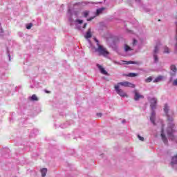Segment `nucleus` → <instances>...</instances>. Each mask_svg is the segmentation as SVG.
I'll use <instances>...</instances> for the list:
<instances>
[{
    "label": "nucleus",
    "mask_w": 177,
    "mask_h": 177,
    "mask_svg": "<svg viewBox=\"0 0 177 177\" xmlns=\"http://www.w3.org/2000/svg\"><path fill=\"white\" fill-rule=\"evenodd\" d=\"M170 121L171 122L168 123L166 132L169 140L174 142V143H177V136H175V133H176V130L175 129V124L172 122V119H171Z\"/></svg>",
    "instance_id": "nucleus-1"
},
{
    "label": "nucleus",
    "mask_w": 177,
    "mask_h": 177,
    "mask_svg": "<svg viewBox=\"0 0 177 177\" xmlns=\"http://www.w3.org/2000/svg\"><path fill=\"white\" fill-rule=\"evenodd\" d=\"M150 102V107L152 110L151 116H150V121L153 124V125H156V109H157V98L152 97L149 100Z\"/></svg>",
    "instance_id": "nucleus-2"
},
{
    "label": "nucleus",
    "mask_w": 177,
    "mask_h": 177,
    "mask_svg": "<svg viewBox=\"0 0 177 177\" xmlns=\"http://www.w3.org/2000/svg\"><path fill=\"white\" fill-rule=\"evenodd\" d=\"M95 52L97 53L98 56H103L104 57H107L110 55L107 48L103 46H99V47L95 48Z\"/></svg>",
    "instance_id": "nucleus-3"
},
{
    "label": "nucleus",
    "mask_w": 177,
    "mask_h": 177,
    "mask_svg": "<svg viewBox=\"0 0 177 177\" xmlns=\"http://www.w3.org/2000/svg\"><path fill=\"white\" fill-rule=\"evenodd\" d=\"M114 89L120 97H128V94L124 90L121 89L118 85H115Z\"/></svg>",
    "instance_id": "nucleus-4"
},
{
    "label": "nucleus",
    "mask_w": 177,
    "mask_h": 177,
    "mask_svg": "<svg viewBox=\"0 0 177 177\" xmlns=\"http://www.w3.org/2000/svg\"><path fill=\"white\" fill-rule=\"evenodd\" d=\"M170 70H171V71H170L169 74H170L171 77L169 78V81H170V82H171V81H173V80H174V77H176V73H177L176 66L175 65H171L170 66Z\"/></svg>",
    "instance_id": "nucleus-5"
},
{
    "label": "nucleus",
    "mask_w": 177,
    "mask_h": 177,
    "mask_svg": "<svg viewBox=\"0 0 177 177\" xmlns=\"http://www.w3.org/2000/svg\"><path fill=\"white\" fill-rule=\"evenodd\" d=\"M116 85L118 86H124V88H135V84L129 82H122L118 83Z\"/></svg>",
    "instance_id": "nucleus-6"
},
{
    "label": "nucleus",
    "mask_w": 177,
    "mask_h": 177,
    "mask_svg": "<svg viewBox=\"0 0 177 177\" xmlns=\"http://www.w3.org/2000/svg\"><path fill=\"white\" fill-rule=\"evenodd\" d=\"M160 136L162 138V140L165 145H168V138L164 133V125L162 126L161 134Z\"/></svg>",
    "instance_id": "nucleus-7"
},
{
    "label": "nucleus",
    "mask_w": 177,
    "mask_h": 177,
    "mask_svg": "<svg viewBox=\"0 0 177 177\" xmlns=\"http://www.w3.org/2000/svg\"><path fill=\"white\" fill-rule=\"evenodd\" d=\"M133 93H134V100L136 102H138L140 99H143V97H145L143 95H140V93H139V92H138V91L136 90H134Z\"/></svg>",
    "instance_id": "nucleus-8"
},
{
    "label": "nucleus",
    "mask_w": 177,
    "mask_h": 177,
    "mask_svg": "<svg viewBox=\"0 0 177 177\" xmlns=\"http://www.w3.org/2000/svg\"><path fill=\"white\" fill-rule=\"evenodd\" d=\"M163 110H164L166 115H167V117H168V121H169V122H171V120H172V121H174V119L169 118V116L168 115V113L169 111V106L168 105V104H165Z\"/></svg>",
    "instance_id": "nucleus-9"
},
{
    "label": "nucleus",
    "mask_w": 177,
    "mask_h": 177,
    "mask_svg": "<svg viewBox=\"0 0 177 177\" xmlns=\"http://www.w3.org/2000/svg\"><path fill=\"white\" fill-rule=\"evenodd\" d=\"M97 67L99 69L100 73H101V74H103L104 75H109V73L106 71V70L104 69V68H103L102 66H101L100 64H97Z\"/></svg>",
    "instance_id": "nucleus-10"
},
{
    "label": "nucleus",
    "mask_w": 177,
    "mask_h": 177,
    "mask_svg": "<svg viewBox=\"0 0 177 177\" xmlns=\"http://www.w3.org/2000/svg\"><path fill=\"white\" fill-rule=\"evenodd\" d=\"M104 10H106V8L104 7L97 9L95 16H99V15H102Z\"/></svg>",
    "instance_id": "nucleus-11"
},
{
    "label": "nucleus",
    "mask_w": 177,
    "mask_h": 177,
    "mask_svg": "<svg viewBox=\"0 0 177 177\" xmlns=\"http://www.w3.org/2000/svg\"><path fill=\"white\" fill-rule=\"evenodd\" d=\"M84 38H86V39H89V38H92V32L91 31V28H89L86 32V35H84Z\"/></svg>",
    "instance_id": "nucleus-12"
},
{
    "label": "nucleus",
    "mask_w": 177,
    "mask_h": 177,
    "mask_svg": "<svg viewBox=\"0 0 177 177\" xmlns=\"http://www.w3.org/2000/svg\"><path fill=\"white\" fill-rule=\"evenodd\" d=\"M29 100L30 102H38L39 99L38 97H37V95L33 94L32 96L28 97Z\"/></svg>",
    "instance_id": "nucleus-13"
},
{
    "label": "nucleus",
    "mask_w": 177,
    "mask_h": 177,
    "mask_svg": "<svg viewBox=\"0 0 177 177\" xmlns=\"http://www.w3.org/2000/svg\"><path fill=\"white\" fill-rule=\"evenodd\" d=\"M176 36H175V41H176V44L174 46V52L176 53H177V22H176Z\"/></svg>",
    "instance_id": "nucleus-14"
},
{
    "label": "nucleus",
    "mask_w": 177,
    "mask_h": 177,
    "mask_svg": "<svg viewBox=\"0 0 177 177\" xmlns=\"http://www.w3.org/2000/svg\"><path fill=\"white\" fill-rule=\"evenodd\" d=\"M48 173V169L43 168L41 169V174L42 177L46 176V174Z\"/></svg>",
    "instance_id": "nucleus-15"
},
{
    "label": "nucleus",
    "mask_w": 177,
    "mask_h": 177,
    "mask_svg": "<svg viewBox=\"0 0 177 177\" xmlns=\"http://www.w3.org/2000/svg\"><path fill=\"white\" fill-rule=\"evenodd\" d=\"M124 64H139V62L135 61H124Z\"/></svg>",
    "instance_id": "nucleus-16"
},
{
    "label": "nucleus",
    "mask_w": 177,
    "mask_h": 177,
    "mask_svg": "<svg viewBox=\"0 0 177 177\" xmlns=\"http://www.w3.org/2000/svg\"><path fill=\"white\" fill-rule=\"evenodd\" d=\"M162 78H164L162 76L160 75L157 77L154 80V83L160 82V81H162Z\"/></svg>",
    "instance_id": "nucleus-17"
},
{
    "label": "nucleus",
    "mask_w": 177,
    "mask_h": 177,
    "mask_svg": "<svg viewBox=\"0 0 177 177\" xmlns=\"http://www.w3.org/2000/svg\"><path fill=\"white\" fill-rule=\"evenodd\" d=\"M132 50V48L127 44H124V52H129Z\"/></svg>",
    "instance_id": "nucleus-18"
},
{
    "label": "nucleus",
    "mask_w": 177,
    "mask_h": 177,
    "mask_svg": "<svg viewBox=\"0 0 177 177\" xmlns=\"http://www.w3.org/2000/svg\"><path fill=\"white\" fill-rule=\"evenodd\" d=\"M160 48L158 46H156L153 50V55H158Z\"/></svg>",
    "instance_id": "nucleus-19"
},
{
    "label": "nucleus",
    "mask_w": 177,
    "mask_h": 177,
    "mask_svg": "<svg viewBox=\"0 0 177 177\" xmlns=\"http://www.w3.org/2000/svg\"><path fill=\"white\" fill-rule=\"evenodd\" d=\"M139 75V74L138 73H129L127 75V77H138Z\"/></svg>",
    "instance_id": "nucleus-20"
},
{
    "label": "nucleus",
    "mask_w": 177,
    "mask_h": 177,
    "mask_svg": "<svg viewBox=\"0 0 177 177\" xmlns=\"http://www.w3.org/2000/svg\"><path fill=\"white\" fill-rule=\"evenodd\" d=\"M154 63H158V55L157 54H153Z\"/></svg>",
    "instance_id": "nucleus-21"
},
{
    "label": "nucleus",
    "mask_w": 177,
    "mask_h": 177,
    "mask_svg": "<svg viewBox=\"0 0 177 177\" xmlns=\"http://www.w3.org/2000/svg\"><path fill=\"white\" fill-rule=\"evenodd\" d=\"M82 15H83L84 17H88V16H89V11L85 10L82 12Z\"/></svg>",
    "instance_id": "nucleus-22"
},
{
    "label": "nucleus",
    "mask_w": 177,
    "mask_h": 177,
    "mask_svg": "<svg viewBox=\"0 0 177 177\" xmlns=\"http://www.w3.org/2000/svg\"><path fill=\"white\" fill-rule=\"evenodd\" d=\"M153 81V77L151 76L149 77L148 78L145 79V82L149 83Z\"/></svg>",
    "instance_id": "nucleus-23"
},
{
    "label": "nucleus",
    "mask_w": 177,
    "mask_h": 177,
    "mask_svg": "<svg viewBox=\"0 0 177 177\" xmlns=\"http://www.w3.org/2000/svg\"><path fill=\"white\" fill-rule=\"evenodd\" d=\"M94 41L95 42H96L97 48H99V46H102V45H100V44L99 43V40H97V39L94 38Z\"/></svg>",
    "instance_id": "nucleus-24"
},
{
    "label": "nucleus",
    "mask_w": 177,
    "mask_h": 177,
    "mask_svg": "<svg viewBox=\"0 0 177 177\" xmlns=\"http://www.w3.org/2000/svg\"><path fill=\"white\" fill-rule=\"evenodd\" d=\"M138 138L139 140H140L141 142H145V138L140 136V135H138Z\"/></svg>",
    "instance_id": "nucleus-25"
},
{
    "label": "nucleus",
    "mask_w": 177,
    "mask_h": 177,
    "mask_svg": "<svg viewBox=\"0 0 177 177\" xmlns=\"http://www.w3.org/2000/svg\"><path fill=\"white\" fill-rule=\"evenodd\" d=\"M31 27H32V24L30 23L26 26L27 30H31Z\"/></svg>",
    "instance_id": "nucleus-26"
},
{
    "label": "nucleus",
    "mask_w": 177,
    "mask_h": 177,
    "mask_svg": "<svg viewBox=\"0 0 177 177\" xmlns=\"http://www.w3.org/2000/svg\"><path fill=\"white\" fill-rule=\"evenodd\" d=\"M75 22L78 23V24H82L84 23V21H82V19H77Z\"/></svg>",
    "instance_id": "nucleus-27"
},
{
    "label": "nucleus",
    "mask_w": 177,
    "mask_h": 177,
    "mask_svg": "<svg viewBox=\"0 0 177 177\" xmlns=\"http://www.w3.org/2000/svg\"><path fill=\"white\" fill-rule=\"evenodd\" d=\"M164 53H169V48L168 47L165 48Z\"/></svg>",
    "instance_id": "nucleus-28"
},
{
    "label": "nucleus",
    "mask_w": 177,
    "mask_h": 177,
    "mask_svg": "<svg viewBox=\"0 0 177 177\" xmlns=\"http://www.w3.org/2000/svg\"><path fill=\"white\" fill-rule=\"evenodd\" d=\"M173 86H177V79H176L173 81Z\"/></svg>",
    "instance_id": "nucleus-29"
},
{
    "label": "nucleus",
    "mask_w": 177,
    "mask_h": 177,
    "mask_svg": "<svg viewBox=\"0 0 177 177\" xmlns=\"http://www.w3.org/2000/svg\"><path fill=\"white\" fill-rule=\"evenodd\" d=\"M95 17V16L94 17H91L90 18L87 19V21H92V20H93V19Z\"/></svg>",
    "instance_id": "nucleus-30"
},
{
    "label": "nucleus",
    "mask_w": 177,
    "mask_h": 177,
    "mask_svg": "<svg viewBox=\"0 0 177 177\" xmlns=\"http://www.w3.org/2000/svg\"><path fill=\"white\" fill-rule=\"evenodd\" d=\"M136 44H138V40L133 39V46H135V45H136Z\"/></svg>",
    "instance_id": "nucleus-31"
},
{
    "label": "nucleus",
    "mask_w": 177,
    "mask_h": 177,
    "mask_svg": "<svg viewBox=\"0 0 177 177\" xmlns=\"http://www.w3.org/2000/svg\"><path fill=\"white\" fill-rule=\"evenodd\" d=\"M3 33V30L2 29V26H1V24H0V35H2Z\"/></svg>",
    "instance_id": "nucleus-32"
},
{
    "label": "nucleus",
    "mask_w": 177,
    "mask_h": 177,
    "mask_svg": "<svg viewBox=\"0 0 177 177\" xmlns=\"http://www.w3.org/2000/svg\"><path fill=\"white\" fill-rule=\"evenodd\" d=\"M18 35L19 37H23L24 35L22 32H19Z\"/></svg>",
    "instance_id": "nucleus-33"
},
{
    "label": "nucleus",
    "mask_w": 177,
    "mask_h": 177,
    "mask_svg": "<svg viewBox=\"0 0 177 177\" xmlns=\"http://www.w3.org/2000/svg\"><path fill=\"white\" fill-rule=\"evenodd\" d=\"M74 15H75V16H76V17H77V16H78V12L75 11V12H74Z\"/></svg>",
    "instance_id": "nucleus-34"
},
{
    "label": "nucleus",
    "mask_w": 177,
    "mask_h": 177,
    "mask_svg": "<svg viewBox=\"0 0 177 177\" xmlns=\"http://www.w3.org/2000/svg\"><path fill=\"white\" fill-rule=\"evenodd\" d=\"M97 117H102V113H97Z\"/></svg>",
    "instance_id": "nucleus-35"
},
{
    "label": "nucleus",
    "mask_w": 177,
    "mask_h": 177,
    "mask_svg": "<svg viewBox=\"0 0 177 177\" xmlns=\"http://www.w3.org/2000/svg\"><path fill=\"white\" fill-rule=\"evenodd\" d=\"M87 24H84L83 26V28H86Z\"/></svg>",
    "instance_id": "nucleus-36"
},
{
    "label": "nucleus",
    "mask_w": 177,
    "mask_h": 177,
    "mask_svg": "<svg viewBox=\"0 0 177 177\" xmlns=\"http://www.w3.org/2000/svg\"><path fill=\"white\" fill-rule=\"evenodd\" d=\"M125 122H127V120H123L122 121V124H125Z\"/></svg>",
    "instance_id": "nucleus-37"
},
{
    "label": "nucleus",
    "mask_w": 177,
    "mask_h": 177,
    "mask_svg": "<svg viewBox=\"0 0 177 177\" xmlns=\"http://www.w3.org/2000/svg\"><path fill=\"white\" fill-rule=\"evenodd\" d=\"M8 57H9V61L10 62V54L8 53Z\"/></svg>",
    "instance_id": "nucleus-38"
},
{
    "label": "nucleus",
    "mask_w": 177,
    "mask_h": 177,
    "mask_svg": "<svg viewBox=\"0 0 177 177\" xmlns=\"http://www.w3.org/2000/svg\"><path fill=\"white\" fill-rule=\"evenodd\" d=\"M137 3H139L140 2V0H135Z\"/></svg>",
    "instance_id": "nucleus-39"
},
{
    "label": "nucleus",
    "mask_w": 177,
    "mask_h": 177,
    "mask_svg": "<svg viewBox=\"0 0 177 177\" xmlns=\"http://www.w3.org/2000/svg\"><path fill=\"white\" fill-rule=\"evenodd\" d=\"M88 44H90V45L92 44V43L91 42V40L88 39Z\"/></svg>",
    "instance_id": "nucleus-40"
},
{
    "label": "nucleus",
    "mask_w": 177,
    "mask_h": 177,
    "mask_svg": "<svg viewBox=\"0 0 177 177\" xmlns=\"http://www.w3.org/2000/svg\"><path fill=\"white\" fill-rule=\"evenodd\" d=\"M46 93H50V91H45Z\"/></svg>",
    "instance_id": "nucleus-41"
},
{
    "label": "nucleus",
    "mask_w": 177,
    "mask_h": 177,
    "mask_svg": "<svg viewBox=\"0 0 177 177\" xmlns=\"http://www.w3.org/2000/svg\"><path fill=\"white\" fill-rule=\"evenodd\" d=\"M88 3H89V2H86V4H88Z\"/></svg>",
    "instance_id": "nucleus-42"
},
{
    "label": "nucleus",
    "mask_w": 177,
    "mask_h": 177,
    "mask_svg": "<svg viewBox=\"0 0 177 177\" xmlns=\"http://www.w3.org/2000/svg\"><path fill=\"white\" fill-rule=\"evenodd\" d=\"M68 12H71V10H68Z\"/></svg>",
    "instance_id": "nucleus-43"
},
{
    "label": "nucleus",
    "mask_w": 177,
    "mask_h": 177,
    "mask_svg": "<svg viewBox=\"0 0 177 177\" xmlns=\"http://www.w3.org/2000/svg\"><path fill=\"white\" fill-rule=\"evenodd\" d=\"M30 88H32V86H31Z\"/></svg>",
    "instance_id": "nucleus-44"
}]
</instances>
